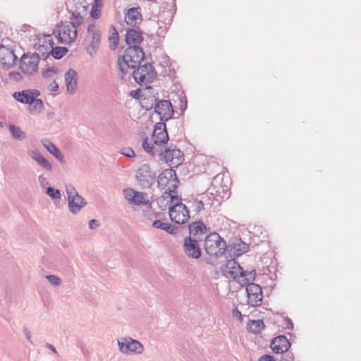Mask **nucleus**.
Returning <instances> with one entry per match:
<instances>
[{
	"label": "nucleus",
	"instance_id": "obj_1",
	"mask_svg": "<svg viewBox=\"0 0 361 361\" xmlns=\"http://www.w3.org/2000/svg\"><path fill=\"white\" fill-rule=\"evenodd\" d=\"M142 147L144 150L153 157L159 156L160 160L169 164L173 167H177L184 160L183 152L176 146H170L162 149H156L154 145L149 142L148 137H145L142 141Z\"/></svg>",
	"mask_w": 361,
	"mask_h": 361
},
{
	"label": "nucleus",
	"instance_id": "obj_2",
	"mask_svg": "<svg viewBox=\"0 0 361 361\" xmlns=\"http://www.w3.org/2000/svg\"><path fill=\"white\" fill-rule=\"evenodd\" d=\"M178 183L179 180L174 169H168L162 171L157 178V184L159 188L166 190L159 201L170 199L169 202H171L173 199H178L176 190Z\"/></svg>",
	"mask_w": 361,
	"mask_h": 361
},
{
	"label": "nucleus",
	"instance_id": "obj_3",
	"mask_svg": "<svg viewBox=\"0 0 361 361\" xmlns=\"http://www.w3.org/2000/svg\"><path fill=\"white\" fill-rule=\"evenodd\" d=\"M144 59L145 53L140 46L128 47L124 54L118 59L119 69L123 74H126L128 69H135Z\"/></svg>",
	"mask_w": 361,
	"mask_h": 361
},
{
	"label": "nucleus",
	"instance_id": "obj_4",
	"mask_svg": "<svg viewBox=\"0 0 361 361\" xmlns=\"http://www.w3.org/2000/svg\"><path fill=\"white\" fill-rule=\"evenodd\" d=\"M204 247L207 255L217 257L225 253L226 243L217 233L214 232L207 235Z\"/></svg>",
	"mask_w": 361,
	"mask_h": 361
},
{
	"label": "nucleus",
	"instance_id": "obj_5",
	"mask_svg": "<svg viewBox=\"0 0 361 361\" xmlns=\"http://www.w3.org/2000/svg\"><path fill=\"white\" fill-rule=\"evenodd\" d=\"M53 35L59 43L71 44L76 39L78 32L73 25L69 24L68 21H65L56 25Z\"/></svg>",
	"mask_w": 361,
	"mask_h": 361
},
{
	"label": "nucleus",
	"instance_id": "obj_6",
	"mask_svg": "<svg viewBox=\"0 0 361 361\" xmlns=\"http://www.w3.org/2000/svg\"><path fill=\"white\" fill-rule=\"evenodd\" d=\"M67 200L69 211L73 214H78L80 210L87 204L85 200L78 192L75 188L68 184L66 185Z\"/></svg>",
	"mask_w": 361,
	"mask_h": 361
},
{
	"label": "nucleus",
	"instance_id": "obj_7",
	"mask_svg": "<svg viewBox=\"0 0 361 361\" xmlns=\"http://www.w3.org/2000/svg\"><path fill=\"white\" fill-rule=\"evenodd\" d=\"M134 79L137 83H152L156 78L157 73L151 63L146 62L144 64H137V69L133 72Z\"/></svg>",
	"mask_w": 361,
	"mask_h": 361
},
{
	"label": "nucleus",
	"instance_id": "obj_8",
	"mask_svg": "<svg viewBox=\"0 0 361 361\" xmlns=\"http://www.w3.org/2000/svg\"><path fill=\"white\" fill-rule=\"evenodd\" d=\"M119 350L126 355H141L144 351L143 345L131 337H122L118 339Z\"/></svg>",
	"mask_w": 361,
	"mask_h": 361
},
{
	"label": "nucleus",
	"instance_id": "obj_9",
	"mask_svg": "<svg viewBox=\"0 0 361 361\" xmlns=\"http://www.w3.org/2000/svg\"><path fill=\"white\" fill-rule=\"evenodd\" d=\"M188 208L182 202H177L169 207V214L172 221L183 224L190 219Z\"/></svg>",
	"mask_w": 361,
	"mask_h": 361
},
{
	"label": "nucleus",
	"instance_id": "obj_10",
	"mask_svg": "<svg viewBox=\"0 0 361 361\" xmlns=\"http://www.w3.org/2000/svg\"><path fill=\"white\" fill-rule=\"evenodd\" d=\"M156 177V173L147 164L141 165L136 173V179L142 188H149L155 183Z\"/></svg>",
	"mask_w": 361,
	"mask_h": 361
},
{
	"label": "nucleus",
	"instance_id": "obj_11",
	"mask_svg": "<svg viewBox=\"0 0 361 361\" xmlns=\"http://www.w3.org/2000/svg\"><path fill=\"white\" fill-rule=\"evenodd\" d=\"M85 39L89 42L87 51L90 56H93L99 49L101 41V31L96 27L94 23L88 25Z\"/></svg>",
	"mask_w": 361,
	"mask_h": 361
},
{
	"label": "nucleus",
	"instance_id": "obj_12",
	"mask_svg": "<svg viewBox=\"0 0 361 361\" xmlns=\"http://www.w3.org/2000/svg\"><path fill=\"white\" fill-rule=\"evenodd\" d=\"M152 140L156 149H160L164 144L169 140V135L166 130V124L163 122L157 123L152 135Z\"/></svg>",
	"mask_w": 361,
	"mask_h": 361
},
{
	"label": "nucleus",
	"instance_id": "obj_13",
	"mask_svg": "<svg viewBox=\"0 0 361 361\" xmlns=\"http://www.w3.org/2000/svg\"><path fill=\"white\" fill-rule=\"evenodd\" d=\"M39 61V56L37 55L24 54L20 59V68L24 73L32 75L37 72Z\"/></svg>",
	"mask_w": 361,
	"mask_h": 361
},
{
	"label": "nucleus",
	"instance_id": "obj_14",
	"mask_svg": "<svg viewBox=\"0 0 361 361\" xmlns=\"http://www.w3.org/2000/svg\"><path fill=\"white\" fill-rule=\"evenodd\" d=\"M245 286L248 304L253 307L259 306L263 298L261 286L255 283H251Z\"/></svg>",
	"mask_w": 361,
	"mask_h": 361
},
{
	"label": "nucleus",
	"instance_id": "obj_15",
	"mask_svg": "<svg viewBox=\"0 0 361 361\" xmlns=\"http://www.w3.org/2000/svg\"><path fill=\"white\" fill-rule=\"evenodd\" d=\"M183 250L189 258L195 259H199L202 255V250L197 240L190 236L185 238Z\"/></svg>",
	"mask_w": 361,
	"mask_h": 361
},
{
	"label": "nucleus",
	"instance_id": "obj_16",
	"mask_svg": "<svg viewBox=\"0 0 361 361\" xmlns=\"http://www.w3.org/2000/svg\"><path fill=\"white\" fill-rule=\"evenodd\" d=\"M17 60L18 57L13 50L0 45V67L9 69L15 65Z\"/></svg>",
	"mask_w": 361,
	"mask_h": 361
},
{
	"label": "nucleus",
	"instance_id": "obj_17",
	"mask_svg": "<svg viewBox=\"0 0 361 361\" xmlns=\"http://www.w3.org/2000/svg\"><path fill=\"white\" fill-rule=\"evenodd\" d=\"M154 111L159 115L160 120L162 121L170 119L174 113L172 104L168 100H160L157 102Z\"/></svg>",
	"mask_w": 361,
	"mask_h": 361
},
{
	"label": "nucleus",
	"instance_id": "obj_18",
	"mask_svg": "<svg viewBox=\"0 0 361 361\" xmlns=\"http://www.w3.org/2000/svg\"><path fill=\"white\" fill-rule=\"evenodd\" d=\"M224 275L228 279H235L243 274V269L235 260H229L222 269Z\"/></svg>",
	"mask_w": 361,
	"mask_h": 361
},
{
	"label": "nucleus",
	"instance_id": "obj_19",
	"mask_svg": "<svg viewBox=\"0 0 361 361\" xmlns=\"http://www.w3.org/2000/svg\"><path fill=\"white\" fill-rule=\"evenodd\" d=\"M270 346L275 353L281 354L289 350L290 343L286 336L280 335L272 340Z\"/></svg>",
	"mask_w": 361,
	"mask_h": 361
},
{
	"label": "nucleus",
	"instance_id": "obj_20",
	"mask_svg": "<svg viewBox=\"0 0 361 361\" xmlns=\"http://www.w3.org/2000/svg\"><path fill=\"white\" fill-rule=\"evenodd\" d=\"M39 94L37 90H25L14 92L13 97L20 103L29 104L33 102L34 97H37Z\"/></svg>",
	"mask_w": 361,
	"mask_h": 361
},
{
	"label": "nucleus",
	"instance_id": "obj_21",
	"mask_svg": "<svg viewBox=\"0 0 361 361\" xmlns=\"http://www.w3.org/2000/svg\"><path fill=\"white\" fill-rule=\"evenodd\" d=\"M140 7H133L129 8L125 14V21L131 26H135L142 22V14L140 11Z\"/></svg>",
	"mask_w": 361,
	"mask_h": 361
},
{
	"label": "nucleus",
	"instance_id": "obj_22",
	"mask_svg": "<svg viewBox=\"0 0 361 361\" xmlns=\"http://www.w3.org/2000/svg\"><path fill=\"white\" fill-rule=\"evenodd\" d=\"M142 41V32L133 28L128 30L126 35V42L128 47L140 46Z\"/></svg>",
	"mask_w": 361,
	"mask_h": 361
},
{
	"label": "nucleus",
	"instance_id": "obj_23",
	"mask_svg": "<svg viewBox=\"0 0 361 361\" xmlns=\"http://www.w3.org/2000/svg\"><path fill=\"white\" fill-rule=\"evenodd\" d=\"M64 77L68 92L73 94L77 87V72L73 69H68Z\"/></svg>",
	"mask_w": 361,
	"mask_h": 361
},
{
	"label": "nucleus",
	"instance_id": "obj_24",
	"mask_svg": "<svg viewBox=\"0 0 361 361\" xmlns=\"http://www.w3.org/2000/svg\"><path fill=\"white\" fill-rule=\"evenodd\" d=\"M28 154L43 169L48 171H52V165L37 150H31Z\"/></svg>",
	"mask_w": 361,
	"mask_h": 361
},
{
	"label": "nucleus",
	"instance_id": "obj_25",
	"mask_svg": "<svg viewBox=\"0 0 361 361\" xmlns=\"http://www.w3.org/2000/svg\"><path fill=\"white\" fill-rule=\"evenodd\" d=\"M152 226L154 228H160L166 231L169 234H176L178 233L179 228L176 226H173L172 224L168 223H163L160 220L154 221Z\"/></svg>",
	"mask_w": 361,
	"mask_h": 361
},
{
	"label": "nucleus",
	"instance_id": "obj_26",
	"mask_svg": "<svg viewBox=\"0 0 361 361\" xmlns=\"http://www.w3.org/2000/svg\"><path fill=\"white\" fill-rule=\"evenodd\" d=\"M265 327L262 319L249 320L247 324V329L249 332L258 334Z\"/></svg>",
	"mask_w": 361,
	"mask_h": 361
},
{
	"label": "nucleus",
	"instance_id": "obj_27",
	"mask_svg": "<svg viewBox=\"0 0 361 361\" xmlns=\"http://www.w3.org/2000/svg\"><path fill=\"white\" fill-rule=\"evenodd\" d=\"M190 234L197 235L204 234L207 232V227L202 221H195L189 225Z\"/></svg>",
	"mask_w": 361,
	"mask_h": 361
},
{
	"label": "nucleus",
	"instance_id": "obj_28",
	"mask_svg": "<svg viewBox=\"0 0 361 361\" xmlns=\"http://www.w3.org/2000/svg\"><path fill=\"white\" fill-rule=\"evenodd\" d=\"M108 41L109 42L110 49L115 50L118 44L119 37L114 26H111L109 29Z\"/></svg>",
	"mask_w": 361,
	"mask_h": 361
},
{
	"label": "nucleus",
	"instance_id": "obj_29",
	"mask_svg": "<svg viewBox=\"0 0 361 361\" xmlns=\"http://www.w3.org/2000/svg\"><path fill=\"white\" fill-rule=\"evenodd\" d=\"M36 46V52L34 53L35 55L39 56V59H42L45 60L47 57L51 54V47L43 45V44L37 43Z\"/></svg>",
	"mask_w": 361,
	"mask_h": 361
},
{
	"label": "nucleus",
	"instance_id": "obj_30",
	"mask_svg": "<svg viewBox=\"0 0 361 361\" xmlns=\"http://www.w3.org/2000/svg\"><path fill=\"white\" fill-rule=\"evenodd\" d=\"M256 276V271L255 269H252L251 271H244L242 275H240L239 277L243 278L241 281H240V283L241 286H247V284L251 283Z\"/></svg>",
	"mask_w": 361,
	"mask_h": 361
},
{
	"label": "nucleus",
	"instance_id": "obj_31",
	"mask_svg": "<svg viewBox=\"0 0 361 361\" xmlns=\"http://www.w3.org/2000/svg\"><path fill=\"white\" fill-rule=\"evenodd\" d=\"M103 6L102 0H94L92 5L90 15L93 19H98L101 16V10Z\"/></svg>",
	"mask_w": 361,
	"mask_h": 361
},
{
	"label": "nucleus",
	"instance_id": "obj_32",
	"mask_svg": "<svg viewBox=\"0 0 361 361\" xmlns=\"http://www.w3.org/2000/svg\"><path fill=\"white\" fill-rule=\"evenodd\" d=\"M29 106V111L32 114H37L43 109V102L40 99L34 97L33 102H30Z\"/></svg>",
	"mask_w": 361,
	"mask_h": 361
},
{
	"label": "nucleus",
	"instance_id": "obj_33",
	"mask_svg": "<svg viewBox=\"0 0 361 361\" xmlns=\"http://www.w3.org/2000/svg\"><path fill=\"white\" fill-rule=\"evenodd\" d=\"M68 51V48L65 47H54L53 46L50 49L51 54L56 59H61V58H63L66 54Z\"/></svg>",
	"mask_w": 361,
	"mask_h": 361
},
{
	"label": "nucleus",
	"instance_id": "obj_34",
	"mask_svg": "<svg viewBox=\"0 0 361 361\" xmlns=\"http://www.w3.org/2000/svg\"><path fill=\"white\" fill-rule=\"evenodd\" d=\"M9 131L12 137L18 140H22L25 139V133L21 130L20 128L14 125H9Z\"/></svg>",
	"mask_w": 361,
	"mask_h": 361
},
{
	"label": "nucleus",
	"instance_id": "obj_35",
	"mask_svg": "<svg viewBox=\"0 0 361 361\" xmlns=\"http://www.w3.org/2000/svg\"><path fill=\"white\" fill-rule=\"evenodd\" d=\"M149 200L147 197V195L142 192H135V195L132 204L135 205H147L149 204Z\"/></svg>",
	"mask_w": 361,
	"mask_h": 361
},
{
	"label": "nucleus",
	"instance_id": "obj_36",
	"mask_svg": "<svg viewBox=\"0 0 361 361\" xmlns=\"http://www.w3.org/2000/svg\"><path fill=\"white\" fill-rule=\"evenodd\" d=\"M71 22H68L69 24H72L74 25V27H75V30H77V28L83 22V17L80 15V13L78 11H73L71 14Z\"/></svg>",
	"mask_w": 361,
	"mask_h": 361
},
{
	"label": "nucleus",
	"instance_id": "obj_37",
	"mask_svg": "<svg viewBox=\"0 0 361 361\" xmlns=\"http://www.w3.org/2000/svg\"><path fill=\"white\" fill-rule=\"evenodd\" d=\"M41 142L47 150L53 156L59 150L56 145L48 139H42Z\"/></svg>",
	"mask_w": 361,
	"mask_h": 361
},
{
	"label": "nucleus",
	"instance_id": "obj_38",
	"mask_svg": "<svg viewBox=\"0 0 361 361\" xmlns=\"http://www.w3.org/2000/svg\"><path fill=\"white\" fill-rule=\"evenodd\" d=\"M248 245L240 242L238 244L235 245L234 246V255L236 256H240L243 254L245 253L248 250Z\"/></svg>",
	"mask_w": 361,
	"mask_h": 361
},
{
	"label": "nucleus",
	"instance_id": "obj_39",
	"mask_svg": "<svg viewBox=\"0 0 361 361\" xmlns=\"http://www.w3.org/2000/svg\"><path fill=\"white\" fill-rule=\"evenodd\" d=\"M45 192L53 200H60L61 198L60 190L53 187H47Z\"/></svg>",
	"mask_w": 361,
	"mask_h": 361
},
{
	"label": "nucleus",
	"instance_id": "obj_40",
	"mask_svg": "<svg viewBox=\"0 0 361 361\" xmlns=\"http://www.w3.org/2000/svg\"><path fill=\"white\" fill-rule=\"evenodd\" d=\"M40 44H43V45L50 46L51 48L54 46V42L51 35H43L38 39V42Z\"/></svg>",
	"mask_w": 361,
	"mask_h": 361
},
{
	"label": "nucleus",
	"instance_id": "obj_41",
	"mask_svg": "<svg viewBox=\"0 0 361 361\" xmlns=\"http://www.w3.org/2000/svg\"><path fill=\"white\" fill-rule=\"evenodd\" d=\"M135 190L132 188H127L123 190V195L125 198L130 204H132L135 195Z\"/></svg>",
	"mask_w": 361,
	"mask_h": 361
},
{
	"label": "nucleus",
	"instance_id": "obj_42",
	"mask_svg": "<svg viewBox=\"0 0 361 361\" xmlns=\"http://www.w3.org/2000/svg\"><path fill=\"white\" fill-rule=\"evenodd\" d=\"M46 278L54 286H59L61 283V279L56 275H47Z\"/></svg>",
	"mask_w": 361,
	"mask_h": 361
},
{
	"label": "nucleus",
	"instance_id": "obj_43",
	"mask_svg": "<svg viewBox=\"0 0 361 361\" xmlns=\"http://www.w3.org/2000/svg\"><path fill=\"white\" fill-rule=\"evenodd\" d=\"M57 73L58 70L54 67L48 68L42 71V76L45 78L51 77V73Z\"/></svg>",
	"mask_w": 361,
	"mask_h": 361
},
{
	"label": "nucleus",
	"instance_id": "obj_44",
	"mask_svg": "<svg viewBox=\"0 0 361 361\" xmlns=\"http://www.w3.org/2000/svg\"><path fill=\"white\" fill-rule=\"evenodd\" d=\"M192 207L195 212H200L204 209V204L201 200H195L192 202Z\"/></svg>",
	"mask_w": 361,
	"mask_h": 361
},
{
	"label": "nucleus",
	"instance_id": "obj_45",
	"mask_svg": "<svg viewBox=\"0 0 361 361\" xmlns=\"http://www.w3.org/2000/svg\"><path fill=\"white\" fill-rule=\"evenodd\" d=\"M9 78L16 82L20 81L23 79L21 74L18 71H11L9 73Z\"/></svg>",
	"mask_w": 361,
	"mask_h": 361
},
{
	"label": "nucleus",
	"instance_id": "obj_46",
	"mask_svg": "<svg viewBox=\"0 0 361 361\" xmlns=\"http://www.w3.org/2000/svg\"><path fill=\"white\" fill-rule=\"evenodd\" d=\"M38 182L42 188H44L49 184L47 178L42 174L38 176Z\"/></svg>",
	"mask_w": 361,
	"mask_h": 361
},
{
	"label": "nucleus",
	"instance_id": "obj_47",
	"mask_svg": "<svg viewBox=\"0 0 361 361\" xmlns=\"http://www.w3.org/2000/svg\"><path fill=\"white\" fill-rule=\"evenodd\" d=\"M122 154L127 157H134L135 154L134 151L131 148L124 149L122 152Z\"/></svg>",
	"mask_w": 361,
	"mask_h": 361
},
{
	"label": "nucleus",
	"instance_id": "obj_48",
	"mask_svg": "<svg viewBox=\"0 0 361 361\" xmlns=\"http://www.w3.org/2000/svg\"><path fill=\"white\" fill-rule=\"evenodd\" d=\"M89 228L92 230L97 228L99 226V222L96 219H91L89 221Z\"/></svg>",
	"mask_w": 361,
	"mask_h": 361
},
{
	"label": "nucleus",
	"instance_id": "obj_49",
	"mask_svg": "<svg viewBox=\"0 0 361 361\" xmlns=\"http://www.w3.org/2000/svg\"><path fill=\"white\" fill-rule=\"evenodd\" d=\"M58 89L59 85L55 80L52 81L49 85V90H50L51 92H56L58 90Z\"/></svg>",
	"mask_w": 361,
	"mask_h": 361
},
{
	"label": "nucleus",
	"instance_id": "obj_50",
	"mask_svg": "<svg viewBox=\"0 0 361 361\" xmlns=\"http://www.w3.org/2000/svg\"><path fill=\"white\" fill-rule=\"evenodd\" d=\"M259 361H276V360L272 355H264L259 357Z\"/></svg>",
	"mask_w": 361,
	"mask_h": 361
},
{
	"label": "nucleus",
	"instance_id": "obj_51",
	"mask_svg": "<svg viewBox=\"0 0 361 361\" xmlns=\"http://www.w3.org/2000/svg\"><path fill=\"white\" fill-rule=\"evenodd\" d=\"M54 156L61 164H64L65 163L64 156L63 155V154L59 150L55 154H54Z\"/></svg>",
	"mask_w": 361,
	"mask_h": 361
},
{
	"label": "nucleus",
	"instance_id": "obj_52",
	"mask_svg": "<svg viewBox=\"0 0 361 361\" xmlns=\"http://www.w3.org/2000/svg\"><path fill=\"white\" fill-rule=\"evenodd\" d=\"M23 334H24L25 336L26 337V338L30 343H32V341H31V333H30V330L26 326H23Z\"/></svg>",
	"mask_w": 361,
	"mask_h": 361
},
{
	"label": "nucleus",
	"instance_id": "obj_53",
	"mask_svg": "<svg viewBox=\"0 0 361 361\" xmlns=\"http://www.w3.org/2000/svg\"><path fill=\"white\" fill-rule=\"evenodd\" d=\"M232 314H233V317H236L237 319H238L240 320L243 319L242 314L237 308H235L233 310Z\"/></svg>",
	"mask_w": 361,
	"mask_h": 361
},
{
	"label": "nucleus",
	"instance_id": "obj_54",
	"mask_svg": "<svg viewBox=\"0 0 361 361\" xmlns=\"http://www.w3.org/2000/svg\"><path fill=\"white\" fill-rule=\"evenodd\" d=\"M279 361H293V356L292 355L287 354L282 356Z\"/></svg>",
	"mask_w": 361,
	"mask_h": 361
},
{
	"label": "nucleus",
	"instance_id": "obj_55",
	"mask_svg": "<svg viewBox=\"0 0 361 361\" xmlns=\"http://www.w3.org/2000/svg\"><path fill=\"white\" fill-rule=\"evenodd\" d=\"M286 324L287 325V328L289 329H293V323L292 322V320L289 318H287L286 319Z\"/></svg>",
	"mask_w": 361,
	"mask_h": 361
},
{
	"label": "nucleus",
	"instance_id": "obj_56",
	"mask_svg": "<svg viewBox=\"0 0 361 361\" xmlns=\"http://www.w3.org/2000/svg\"><path fill=\"white\" fill-rule=\"evenodd\" d=\"M46 346H47V348H49L50 350H51L56 355L58 354V353H57V351L56 350V348L54 345H51L49 343H47Z\"/></svg>",
	"mask_w": 361,
	"mask_h": 361
},
{
	"label": "nucleus",
	"instance_id": "obj_57",
	"mask_svg": "<svg viewBox=\"0 0 361 361\" xmlns=\"http://www.w3.org/2000/svg\"><path fill=\"white\" fill-rule=\"evenodd\" d=\"M152 107V106H151V107H150V109H151ZM146 109H149V107H146Z\"/></svg>",
	"mask_w": 361,
	"mask_h": 361
},
{
	"label": "nucleus",
	"instance_id": "obj_58",
	"mask_svg": "<svg viewBox=\"0 0 361 361\" xmlns=\"http://www.w3.org/2000/svg\"><path fill=\"white\" fill-rule=\"evenodd\" d=\"M0 126H2V123L0 122Z\"/></svg>",
	"mask_w": 361,
	"mask_h": 361
}]
</instances>
